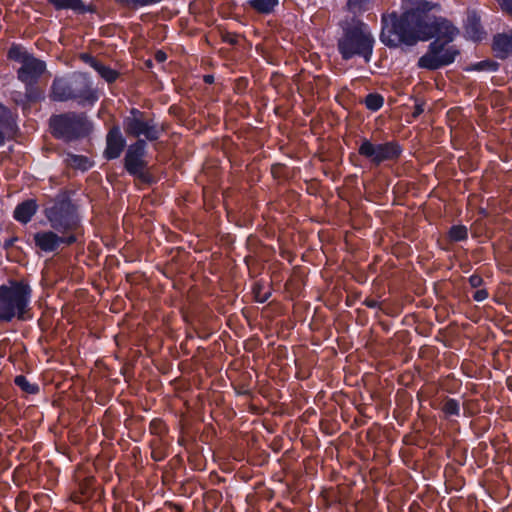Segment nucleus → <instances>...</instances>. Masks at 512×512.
<instances>
[{"mask_svg": "<svg viewBox=\"0 0 512 512\" xmlns=\"http://www.w3.org/2000/svg\"><path fill=\"white\" fill-rule=\"evenodd\" d=\"M443 411L446 415H457L459 412V404L453 399L447 400L443 405Z\"/></svg>", "mask_w": 512, "mask_h": 512, "instance_id": "nucleus-26", "label": "nucleus"}, {"mask_svg": "<svg viewBox=\"0 0 512 512\" xmlns=\"http://www.w3.org/2000/svg\"><path fill=\"white\" fill-rule=\"evenodd\" d=\"M125 146V140L118 127H113L107 135L105 156L108 159L118 158Z\"/></svg>", "mask_w": 512, "mask_h": 512, "instance_id": "nucleus-14", "label": "nucleus"}, {"mask_svg": "<svg viewBox=\"0 0 512 512\" xmlns=\"http://www.w3.org/2000/svg\"><path fill=\"white\" fill-rule=\"evenodd\" d=\"M227 41H229L230 43H234V40L232 38H228Z\"/></svg>", "mask_w": 512, "mask_h": 512, "instance_id": "nucleus-37", "label": "nucleus"}, {"mask_svg": "<svg viewBox=\"0 0 512 512\" xmlns=\"http://www.w3.org/2000/svg\"><path fill=\"white\" fill-rule=\"evenodd\" d=\"M250 5L259 13H270L278 5V0H252Z\"/></svg>", "mask_w": 512, "mask_h": 512, "instance_id": "nucleus-19", "label": "nucleus"}, {"mask_svg": "<svg viewBox=\"0 0 512 512\" xmlns=\"http://www.w3.org/2000/svg\"><path fill=\"white\" fill-rule=\"evenodd\" d=\"M367 305L370 307H374L376 305L375 301H367Z\"/></svg>", "mask_w": 512, "mask_h": 512, "instance_id": "nucleus-36", "label": "nucleus"}, {"mask_svg": "<svg viewBox=\"0 0 512 512\" xmlns=\"http://www.w3.org/2000/svg\"><path fill=\"white\" fill-rule=\"evenodd\" d=\"M374 38L364 23H357L347 28L338 41V49L344 59L355 55L362 56L366 62L370 60Z\"/></svg>", "mask_w": 512, "mask_h": 512, "instance_id": "nucleus-2", "label": "nucleus"}, {"mask_svg": "<svg viewBox=\"0 0 512 512\" xmlns=\"http://www.w3.org/2000/svg\"><path fill=\"white\" fill-rule=\"evenodd\" d=\"M493 50L499 58H505L512 54V33L497 35L494 38Z\"/></svg>", "mask_w": 512, "mask_h": 512, "instance_id": "nucleus-16", "label": "nucleus"}, {"mask_svg": "<svg viewBox=\"0 0 512 512\" xmlns=\"http://www.w3.org/2000/svg\"><path fill=\"white\" fill-rule=\"evenodd\" d=\"M56 9H78L82 6L81 0H49Z\"/></svg>", "mask_w": 512, "mask_h": 512, "instance_id": "nucleus-22", "label": "nucleus"}, {"mask_svg": "<svg viewBox=\"0 0 512 512\" xmlns=\"http://www.w3.org/2000/svg\"><path fill=\"white\" fill-rule=\"evenodd\" d=\"M254 292H255V298H256L257 301L262 303V302H265L268 299V294L267 293L262 294V293H260L259 289L258 290L255 289Z\"/></svg>", "mask_w": 512, "mask_h": 512, "instance_id": "nucleus-31", "label": "nucleus"}, {"mask_svg": "<svg viewBox=\"0 0 512 512\" xmlns=\"http://www.w3.org/2000/svg\"><path fill=\"white\" fill-rule=\"evenodd\" d=\"M491 66H493V65H492V64H490L489 62L481 61V62H479V63L475 64V65L473 66V69H475V70H483V69H485V68H487V67H491Z\"/></svg>", "mask_w": 512, "mask_h": 512, "instance_id": "nucleus-32", "label": "nucleus"}, {"mask_svg": "<svg viewBox=\"0 0 512 512\" xmlns=\"http://www.w3.org/2000/svg\"><path fill=\"white\" fill-rule=\"evenodd\" d=\"M204 79H205V82H207V83H212L213 82V76H211V75L205 76Z\"/></svg>", "mask_w": 512, "mask_h": 512, "instance_id": "nucleus-35", "label": "nucleus"}, {"mask_svg": "<svg viewBox=\"0 0 512 512\" xmlns=\"http://www.w3.org/2000/svg\"><path fill=\"white\" fill-rule=\"evenodd\" d=\"M45 215L50 226L60 232L69 233L76 229L78 217L75 207L71 201L64 195L47 202L45 206Z\"/></svg>", "mask_w": 512, "mask_h": 512, "instance_id": "nucleus-5", "label": "nucleus"}, {"mask_svg": "<svg viewBox=\"0 0 512 512\" xmlns=\"http://www.w3.org/2000/svg\"><path fill=\"white\" fill-rule=\"evenodd\" d=\"M497 1H498V3H499L501 0H497Z\"/></svg>", "mask_w": 512, "mask_h": 512, "instance_id": "nucleus-38", "label": "nucleus"}, {"mask_svg": "<svg viewBox=\"0 0 512 512\" xmlns=\"http://www.w3.org/2000/svg\"><path fill=\"white\" fill-rule=\"evenodd\" d=\"M447 44L433 41L428 52L419 59L418 65L422 68L435 70L452 63L458 51L452 46L446 47Z\"/></svg>", "mask_w": 512, "mask_h": 512, "instance_id": "nucleus-9", "label": "nucleus"}, {"mask_svg": "<svg viewBox=\"0 0 512 512\" xmlns=\"http://www.w3.org/2000/svg\"><path fill=\"white\" fill-rule=\"evenodd\" d=\"M155 59L158 62H164L166 60V54L163 51H157L155 54Z\"/></svg>", "mask_w": 512, "mask_h": 512, "instance_id": "nucleus-33", "label": "nucleus"}, {"mask_svg": "<svg viewBox=\"0 0 512 512\" xmlns=\"http://www.w3.org/2000/svg\"><path fill=\"white\" fill-rule=\"evenodd\" d=\"M160 0H127V2L129 4H134V5H148V4H152V3H156V2H159Z\"/></svg>", "mask_w": 512, "mask_h": 512, "instance_id": "nucleus-30", "label": "nucleus"}, {"mask_svg": "<svg viewBox=\"0 0 512 512\" xmlns=\"http://www.w3.org/2000/svg\"><path fill=\"white\" fill-rule=\"evenodd\" d=\"M482 281H483L482 278L478 275H472L469 278V283L474 288L481 286Z\"/></svg>", "mask_w": 512, "mask_h": 512, "instance_id": "nucleus-29", "label": "nucleus"}, {"mask_svg": "<svg viewBox=\"0 0 512 512\" xmlns=\"http://www.w3.org/2000/svg\"><path fill=\"white\" fill-rule=\"evenodd\" d=\"M10 59L18 61L21 67L18 69V78L27 86H31L44 73L45 63L27 53L22 47L13 46L9 49Z\"/></svg>", "mask_w": 512, "mask_h": 512, "instance_id": "nucleus-7", "label": "nucleus"}, {"mask_svg": "<svg viewBox=\"0 0 512 512\" xmlns=\"http://www.w3.org/2000/svg\"><path fill=\"white\" fill-rule=\"evenodd\" d=\"M17 125L12 112L0 104V146L5 144L16 133Z\"/></svg>", "mask_w": 512, "mask_h": 512, "instance_id": "nucleus-13", "label": "nucleus"}, {"mask_svg": "<svg viewBox=\"0 0 512 512\" xmlns=\"http://www.w3.org/2000/svg\"><path fill=\"white\" fill-rule=\"evenodd\" d=\"M82 59L88 63L91 67H93L99 75L105 79L107 82H114L118 78V72L111 69L110 67L105 66L95 58L85 54L82 55Z\"/></svg>", "mask_w": 512, "mask_h": 512, "instance_id": "nucleus-15", "label": "nucleus"}, {"mask_svg": "<svg viewBox=\"0 0 512 512\" xmlns=\"http://www.w3.org/2000/svg\"><path fill=\"white\" fill-rule=\"evenodd\" d=\"M124 130L128 135L134 137L144 136L150 141L156 140L161 131L152 120H145L143 114L135 109H133L131 115L124 120Z\"/></svg>", "mask_w": 512, "mask_h": 512, "instance_id": "nucleus-10", "label": "nucleus"}, {"mask_svg": "<svg viewBox=\"0 0 512 512\" xmlns=\"http://www.w3.org/2000/svg\"><path fill=\"white\" fill-rule=\"evenodd\" d=\"M53 134L65 140H73L85 136L89 132V123L85 116L68 113L54 116L50 120Z\"/></svg>", "mask_w": 512, "mask_h": 512, "instance_id": "nucleus-6", "label": "nucleus"}, {"mask_svg": "<svg viewBox=\"0 0 512 512\" xmlns=\"http://www.w3.org/2000/svg\"><path fill=\"white\" fill-rule=\"evenodd\" d=\"M358 152L373 164L379 165L382 162L397 159L401 153V149L394 142L373 143L369 140H364Z\"/></svg>", "mask_w": 512, "mask_h": 512, "instance_id": "nucleus-8", "label": "nucleus"}, {"mask_svg": "<svg viewBox=\"0 0 512 512\" xmlns=\"http://www.w3.org/2000/svg\"><path fill=\"white\" fill-rule=\"evenodd\" d=\"M456 34L457 29L446 19L436 18L420 9H411L399 18L392 17L391 25L383 27L380 38L385 45L398 47L402 44L412 46L433 37L439 43H450Z\"/></svg>", "mask_w": 512, "mask_h": 512, "instance_id": "nucleus-1", "label": "nucleus"}, {"mask_svg": "<svg viewBox=\"0 0 512 512\" xmlns=\"http://www.w3.org/2000/svg\"><path fill=\"white\" fill-rule=\"evenodd\" d=\"M467 35L475 41L482 38L483 31L479 23V19L475 14L468 16L466 24Z\"/></svg>", "mask_w": 512, "mask_h": 512, "instance_id": "nucleus-18", "label": "nucleus"}, {"mask_svg": "<svg viewBox=\"0 0 512 512\" xmlns=\"http://www.w3.org/2000/svg\"><path fill=\"white\" fill-rule=\"evenodd\" d=\"M36 210H37V205H36L35 201L28 200V201H25V202L19 204L16 207V209L14 211V217L22 223H27L28 221H30L32 216L36 213Z\"/></svg>", "mask_w": 512, "mask_h": 512, "instance_id": "nucleus-17", "label": "nucleus"}, {"mask_svg": "<svg viewBox=\"0 0 512 512\" xmlns=\"http://www.w3.org/2000/svg\"><path fill=\"white\" fill-rule=\"evenodd\" d=\"M365 104L368 109L376 111L383 105V98L378 94H369L365 99Z\"/></svg>", "mask_w": 512, "mask_h": 512, "instance_id": "nucleus-23", "label": "nucleus"}, {"mask_svg": "<svg viewBox=\"0 0 512 512\" xmlns=\"http://www.w3.org/2000/svg\"><path fill=\"white\" fill-rule=\"evenodd\" d=\"M499 4L503 11L512 16V0H501Z\"/></svg>", "mask_w": 512, "mask_h": 512, "instance_id": "nucleus-27", "label": "nucleus"}, {"mask_svg": "<svg viewBox=\"0 0 512 512\" xmlns=\"http://www.w3.org/2000/svg\"><path fill=\"white\" fill-rule=\"evenodd\" d=\"M30 289L27 285L13 282L10 286L0 287V320L10 321L14 317L24 319L28 305Z\"/></svg>", "mask_w": 512, "mask_h": 512, "instance_id": "nucleus-4", "label": "nucleus"}, {"mask_svg": "<svg viewBox=\"0 0 512 512\" xmlns=\"http://www.w3.org/2000/svg\"><path fill=\"white\" fill-rule=\"evenodd\" d=\"M372 0H348L347 7L350 12L357 14L367 10Z\"/></svg>", "mask_w": 512, "mask_h": 512, "instance_id": "nucleus-21", "label": "nucleus"}, {"mask_svg": "<svg viewBox=\"0 0 512 512\" xmlns=\"http://www.w3.org/2000/svg\"><path fill=\"white\" fill-rule=\"evenodd\" d=\"M52 98L57 101L75 99L80 103H94L98 95L87 77L79 74L70 80L56 78L52 84Z\"/></svg>", "mask_w": 512, "mask_h": 512, "instance_id": "nucleus-3", "label": "nucleus"}, {"mask_svg": "<svg viewBox=\"0 0 512 512\" xmlns=\"http://www.w3.org/2000/svg\"><path fill=\"white\" fill-rule=\"evenodd\" d=\"M144 153L145 142L143 140H138L135 144L129 146L125 156V168L131 175L143 177L145 169Z\"/></svg>", "mask_w": 512, "mask_h": 512, "instance_id": "nucleus-11", "label": "nucleus"}, {"mask_svg": "<svg viewBox=\"0 0 512 512\" xmlns=\"http://www.w3.org/2000/svg\"><path fill=\"white\" fill-rule=\"evenodd\" d=\"M15 383L27 393L34 394L38 391V387L31 384L24 376H17Z\"/></svg>", "mask_w": 512, "mask_h": 512, "instance_id": "nucleus-24", "label": "nucleus"}, {"mask_svg": "<svg viewBox=\"0 0 512 512\" xmlns=\"http://www.w3.org/2000/svg\"><path fill=\"white\" fill-rule=\"evenodd\" d=\"M424 111V108L422 105H416L415 110L413 112V117L419 116Z\"/></svg>", "mask_w": 512, "mask_h": 512, "instance_id": "nucleus-34", "label": "nucleus"}, {"mask_svg": "<svg viewBox=\"0 0 512 512\" xmlns=\"http://www.w3.org/2000/svg\"><path fill=\"white\" fill-rule=\"evenodd\" d=\"M487 297H488V292L485 289L477 290L473 294V298L479 302L485 300Z\"/></svg>", "mask_w": 512, "mask_h": 512, "instance_id": "nucleus-28", "label": "nucleus"}, {"mask_svg": "<svg viewBox=\"0 0 512 512\" xmlns=\"http://www.w3.org/2000/svg\"><path fill=\"white\" fill-rule=\"evenodd\" d=\"M66 162L71 167H74V168H77V169H80L83 171L87 170L90 167L89 160L86 157L80 156V155L68 154L67 158H66Z\"/></svg>", "mask_w": 512, "mask_h": 512, "instance_id": "nucleus-20", "label": "nucleus"}, {"mask_svg": "<svg viewBox=\"0 0 512 512\" xmlns=\"http://www.w3.org/2000/svg\"><path fill=\"white\" fill-rule=\"evenodd\" d=\"M36 245L43 251L51 252L56 250L60 244H72L76 241L73 235L58 236L52 231H42L34 235Z\"/></svg>", "mask_w": 512, "mask_h": 512, "instance_id": "nucleus-12", "label": "nucleus"}, {"mask_svg": "<svg viewBox=\"0 0 512 512\" xmlns=\"http://www.w3.org/2000/svg\"><path fill=\"white\" fill-rule=\"evenodd\" d=\"M450 238L454 241H461L467 237L465 226H454L450 229Z\"/></svg>", "mask_w": 512, "mask_h": 512, "instance_id": "nucleus-25", "label": "nucleus"}]
</instances>
